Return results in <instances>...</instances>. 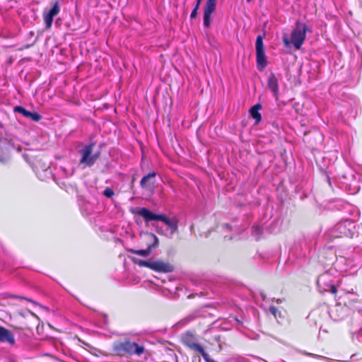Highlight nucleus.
Segmentation results:
<instances>
[{
  "instance_id": "4468645a",
  "label": "nucleus",
  "mask_w": 362,
  "mask_h": 362,
  "mask_svg": "<svg viewBox=\"0 0 362 362\" xmlns=\"http://www.w3.org/2000/svg\"><path fill=\"white\" fill-rule=\"evenodd\" d=\"M161 221L170 228L172 234L177 232L179 221L176 217L174 216L172 218H168L165 214H163V218H162Z\"/></svg>"
},
{
  "instance_id": "c85d7f7f",
  "label": "nucleus",
  "mask_w": 362,
  "mask_h": 362,
  "mask_svg": "<svg viewBox=\"0 0 362 362\" xmlns=\"http://www.w3.org/2000/svg\"><path fill=\"white\" fill-rule=\"evenodd\" d=\"M204 360H205V361H206V362H217V361H214V360L211 359V358L209 357V355L206 356V359H204Z\"/></svg>"
},
{
  "instance_id": "f03ea898",
  "label": "nucleus",
  "mask_w": 362,
  "mask_h": 362,
  "mask_svg": "<svg viewBox=\"0 0 362 362\" xmlns=\"http://www.w3.org/2000/svg\"><path fill=\"white\" fill-rule=\"evenodd\" d=\"M113 350L118 355L137 354L141 355L144 351V347L139 346L136 342H132L129 340H125L123 342H118L114 344Z\"/></svg>"
},
{
  "instance_id": "2eb2a0df",
  "label": "nucleus",
  "mask_w": 362,
  "mask_h": 362,
  "mask_svg": "<svg viewBox=\"0 0 362 362\" xmlns=\"http://www.w3.org/2000/svg\"><path fill=\"white\" fill-rule=\"evenodd\" d=\"M261 109H262L261 104L257 103V104L255 105L254 106H252L249 110L250 116L252 118H253L254 119H255V125L258 124L262 119L261 114L259 112V110H261Z\"/></svg>"
},
{
  "instance_id": "ddd939ff",
  "label": "nucleus",
  "mask_w": 362,
  "mask_h": 362,
  "mask_svg": "<svg viewBox=\"0 0 362 362\" xmlns=\"http://www.w3.org/2000/svg\"><path fill=\"white\" fill-rule=\"evenodd\" d=\"M156 174L154 172L150 173L148 175L143 177L140 182V185L144 189H152L155 184V177Z\"/></svg>"
},
{
  "instance_id": "412c9836",
  "label": "nucleus",
  "mask_w": 362,
  "mask_h": 362,
  "mask_svg": "<svg viewBox=\"0 0 362 362\" xmlns=\"http://www.w3.org/2000/svg\"><path fill=\"white\" fill-rule=\"evenodd\" d=\"M199 312H200L199 310H196V311L193 312L192 313L189 315L187 317H186L184 319V320L186 322H190L192 320H194V319H196L198 317L204 316L203 315L199 314Z\"/></svg>"
},
{
  "instance_id": "f3484780",
  "label": "nucleus",
  "mask_w": 362,
  "mask_h": 362,
  "mask_svg": "<svg viewBox=\"0 0 362 362\" xmlns=\"http://www.w3.org/2000/svg\"><path fill=\"white\" fill-rule=\"evenodd\" d=\"M217 0H207L204 6V12L212 13L216 8Z\"/></svg>"
},
{
  "instance_id": "bb28decb",
  "label": "nucleus",
  "mask_w": 362,
  "mask_h": 362,
  "mask_svg": "<svg viewBox=\"0 0 362 362\" xmlns=\"http://www.w3.org/2000/svg\"><path fill=\"white\" fill-rule=\"evenodd\" d=\"M272 76H270L268 77V79H267V86H268V88L272 89Z\"/></svg>"
},
{
  "instance_id": "f8f14e48",
  "label": "nucleus",
  "mask_w": 362,
  "mask_h": 362,
  "mask_svg": "<svg viewBox=\"0 0 362 362\" xmlns=\"http://www.w3.org/2000/svg\"><path fill=\"white\" fill-rule=\"evenodd\" d=\"M13 111L34 122H39L42 119V116L37 112H30L22 106H15Z\"/></svg>"
},
{
  "instance_id": "9b49d317",
  "label": "nucleus",
  "mask_w": 362,
  "mask_h": 362,
  "mask_svg": "<svg viewBox=\"0 0 362 362\" xmlns=\"http://www.w3.org/2000/svg\"><path fill=\"white\" fill-rule=\"evenodd\" d=\"M0 342L14 346L16 341L13 334L9 329L0 326Z\"/></svg>"
},
{
  "instance_id": "dca6fc26",
  "label": "nucleus",
  "mask_w": 362,
  "mask_h": 362,
  "mask_svg": "<svg viewBox=\"0 0 362 362\" xmlns=\"http://www.w3.org/2000/svg\"><path fill=\"white\" fill-rule=\"evenodd\" d=\"M132 259L134 264H138L139 267H145L153 269V261L152 260H143L136 257H132Z\"/></svg>"
},
{
  "instance_id": "c9c22d12",
  "label": "nucleus",
  "mask_w": 362,
  "mask_h": 362,
  "mask_svg": "<svg viewBox=\"0 0 362 362\" xmlns=\"http://www.w3.org/2000/svg\"><path fill=\"white\" fill-rule=\"evenodd\" d=\"M136 223L139 224L140 222H141V220H139V221L136 220Z\"/></svg>"
},
{
  "instance_id": "7ed1b4c3",
  "label": "nucleus",
  "mask_w": 362,
  "mask_h": 362,
  "mask_svg": "<svg viewBox=\"0 0 362 362\" xmlns=\"http://www.w3.org/2000/svg\"><path fill=\"white\" fill-rule=\"evenodd\" d=\"M95 145V142H91L88 145H85L81 149L78 151V153L81 155V158L80 160L81 164L84 163L88 166H92L99 158L100 156V151L92 154Z\"/></svg>"
},
{
  "instance_id": "a19ab883",
  "label": "nucleus",
  "mask_w": 362,
  "mask_h": 362,
  "mask_svg": "<svg viewBox=\"0 0 362 362\" xmlns=\"http://www.w3.org/2000/svg\"><path fill=\"white\" fill-rule=\"evenodd\" d=\"M247 2H250V1H251V0H247Z\"/></svg>"
},
{
  "instance_id": "7c9ffc66",
  "label": "nucleus",
  "mask_w": 362,
  "mask_h": 362,
  "mask_svg": "<svg viewBox=\"0 0 362 362\" xmlns=\"http://www.w3.org/2000/svg\"><path fill=\"white\" fill-rule=\"evenodd\" d=\"M194 296H195V294L192 293V294H190V295H189V296H188V298H194Z\"/></svg>"
},
{
  "instance_id": "6ab92c4d",
  "label": "nucleus",
  "mask_w": 362,
  "mask_h": 362,
  "mask_svg": "<svg viewBox=\"0 0 362 362\" xmlns=\"http://www.w3.org/2000/svg\"><path fill=\"white\" fill-rule=\"evenodd\" d=\"M264 228L259 226H254L252 228V234L255 237L256 240H259L261 235L262 234Z\"/></svg>"
},
{
  "instance_id": "e433bc0d",
  "label": "nucleus",
  "mask_w": 362,
  "mask_h": 362,
  "mask_svg": "<svg viewBox=\"0 0 362 362\" xmlns=\"http://www.w3.org/2000/svg\"><path fill=\"white\" fill-rule=\"evenodd\" d=\"M269 310L270 312H272V305H271V306H269Z\"/></svg>"
},
{
  "instance_id": "cd10ccee",
  "label": "nucleus",
  "mask_w": 362,
  "mask_h": 362,
  "mask_svg": "<svg viewBox=\"0 0 362 362\" xmlns=\"http://www.w3.org/2000/svg\"><path fill=\"white\" fill-rule=\"evenodd\" d=\"M272 87H273V94L275 93L276 92V89L277 88V85L276 83V82L274 81V80L273 79V85H272Z\"/></svg>"
},
{
  "instance_id": "58836bf2",
  "label": "nucleus",
  "mask_w": 362,
  "mask_h": 362,
  "mask_svg": "<svg viewBox=\"0 0 362 362\" xmlns=\"http://www.w3.org/2000/svg\"><path fill=\"white\" fill-rule=\"evenodd\" d=\"M151 225L154 227L156 226V224L154 223H152Z\"/></svg>"
},
{
  "instance_id": "ea45409f",
  "label": "nucleus",
  "mask_w": 362,
  "mask_h": 362,
  "mask_svg": "<svg viewBox=\"0 0 362 362\" xmlns=\"http://www.w3.org/2000/svg\"><path fill=\"white\" fill-rule=\"evenodd\" d=\"M207 307H209V305H206L204 306V308H207Z\"/></svg>"
},
{
  "instance_id": "0eeeda50",
  "label": "nucleus",
  "mask_w": 362,
  "mask_h": 362,
  "mask_svg": "<svg viewBox=\"0 0 362 362\" xmlns=\"http://www.w3.org/2000/svg\"><path fill=\"white\" fill-rule=\"evenodd\" d=\"M146 234L149 236L152 240L153 243L149 244L146 250H134L129 249L128 251L132 254H136L142 257H148L151 252L153 248H156L158 246L159 240L156 235L152 233L146 232Z\"/></svg>"
},
{
  "instance_id": "a211bd4d",
  "label": "nucleus",
  "mask_w": 362,
  "mask_h": 362,
  "mask_svg": "<svg viewBox=\"0 0 362 362\" xmlns=\"http://www.w3.org/2000/svg\"><path fill=\"white\" fill-rule=\"evenodd\" d=\"M188 347L194 351H196L202 354L204 359H206V356L209 355L204 349V348L199 344H188Z\"/></svg>"
},
{
  "instance_id": "393cba45",
  "label": "nucleus",
  "mask_w": 362,
  "mask_h": 362,
  "mask_svg": "<svg viewBox=\"0 0 362 362\" xmlns=\"http://www.w3.org/2000/svg\"><path fill=\"white\" fill-rule=\"evenodd\" d=\"M11 298H20V299H24V300H26L28 301H30V302H32L33 303H35V302L30 298H28L26 297H22V296H11Z\"/></svg>"
},
{
  "instance_id": "b1692460",
  "label": "nucleus",
  "mask_w": 362,
  "mask_h": 362,
  "mask_svg": "<svg viewBox=\"0 0 362 362\" xmlns=\"http://www.w3.org/2000/svg\"><path fill=\"white\" fill-rule=\"evenodd\" d=\"M272 313H273V316L276 318L278 317V316H279V317H281V313L280 311H279L276 308H275L274 307H273V311H272Z\"/></svg>"
},
{
  "instance_id": "9d476101",
  "label": "nucleus",
  "mask_w": 362,
  "mask_h": 362,
  "mask_svg": "<svg viewBox=\"0 0 362 362\" xmlns=\"http://www.w3.org/2000/svg\"><path fill=\"white\" fill-rule=\"evenodd\" d=\"M175 267L173 264L165 262L160 259L153 261V271L159 273H170L173 272Z\"/></svg>"
},
{
  "instance_id": "f257e3e1",
  "label": "nucleus",
  "mask_w": 362,
  "mask_h": 362,
  "mask_svg": "<svg viewBox=\"0 0 362 362\" xmlns=\"http://www.w3.org/2000/svg\"><path fill=\"white\" fill-rule=\"evenodd\" d=\"M308 27L305 23L297 21L296 26L291 33V38L288 39L287 36L284 37V42L286 47L293 45L296 50H298L301 48L303 44Z\"/></svg>"
},
{
  "instance_id": "4be33fe9",
  "label": "nucleus",
  "mask_w": 362,
  "mask_h": 362,
  "mask_svg": "<svg viewBox=\"0 0 362 362\" xmlns=\"http://www.w3.org/2000/svg\"><path fill=\"white\" fill-rule=\"evenodd\" d=\"M200 3H201V0H197V4H196L194 9L192 11L191 15H190V18L192 19V18H195L197 16L198 9H199Z\"/></svg>"
},
{
  "instance_id": "473e14b6",
  "label": "nucleus",
  "mask_w": 362,
  "mask_h": 362,
  "mask_svg": "<svg viewBox=\"0 0 362 362\" xmlns=\"http://www.w3.org/2000/svg\"><path fill=\"white\" fill-rule=\"evenodd\" d=\"M186 335H187V337H192V334L191 333H189V332H187V333L186 334Z\"/></svg>"
},
{
  "instance_id": "4c0bfd02",
  "label": "nucleus",
  "mask_w": 362,
  "mask_h": 362,
  "mask_svg": "<svg viewBox=\"0 0 362 362\" xmlns=\"http://www.w3.org/2000/svg\"><path fill=\"white\" fill-rule=\"evenodd\" d=\"M284 314H286V311L284 312ZM285 317V315H282V317L284 318Z\"/></svg>"
},
{
  "instance_id": "5701e85b",
  "label": "nucleus",
  "mask_w": 362,
  "mask_h": 362,
  "mask_svg": "<svg viewBox=\"0 0 362 362\" xmlns=\"http://www.w3.org/2000/svg\"><path fill=\"white\" fill-rule=\"evenodd\" d=\"M115 194L114 193V191L110 188V187H107L104 192H103V195L105 196L107 198H111L112 197V196Z\"/></svg>"
},
{
  "instance_id": "423d86ee",
  "label": "nucleus",
  "mask_w": 362,
  "mask_h": 362,
  "mask_svg": "<svg viewBox=\"0 0 362 362\" xmlns=\"http://www.w3.org/2000/svg\"><path fill=\"white\" fill-rule=\"evenodd\" d=\"M130 211L132 214H139L143 217L146 225L151 221H161L163 218V214H156L146 207L132 208Z\"/></svg>"
},
{
  "instance_id": "c756f323",
  "label": "nucleus",
  "mask_w": 362,
  "mask_h": 362,
  "mask_svg": "<svg viewBox=\"0 0 362 362\" xmlns=\"http://www.w3.org/2000/svg\"><path fill=\"white\" fill-rule=\"evenodd\" d=\"M156 232H157L158 233H162V229H161L160 228H158L156 229Z\"/></svg>"
},
{
  "instance_id": "a878e982",
  "label": "nucleus",
  "mask_w": 362,
  "mask_h": 362,
  "mask_svg": "<svg viewBox=\"0 0 362 362\" xmlns=\"http://www.w3.org/2000/svg\"><path fill=\"white\" fill-rule=\"evenodd\" d=\"M182 341H183V343L187 346H188V344H196V342L192 341L190 339H189L187 337L183 338Z\"/></svg>"
},
{
  "instance_id": "f704fd0d",
  "label": "nucleus",
  "mask_w": 362,
  "mask_h": 362,
  "mask_svg": "<svg viewBox=\"0 0 362 362\" xmlns=\"http://www.w3.org/2000/svg\"><path fill=\"white\" fill-rule=\"evenodd\" d=\"M136 223L139 224L140 222H141V220H139V221L136 220Z\"/></svg>"
},
{
  "instance_id": "39448f33",
  "label": "nucleus",
  "mask_w": 362,
  "mask_h": 362,
  "mask_svg": "<svg viewBox=\"0 0 362 362\" xmlns=\"http://www.w3.org/2000/svg\"><path fill=\"white\" fill-rule=\"evenodd\" d=\"M263 37L264 36L262 35H258L255 43L257 66L259 71H263L267 65Z\"/></svg>"
},
{
  "instance_id": "2f4dec72",
  "label": "nucleus",
  "mask_w": 362,
  "mask_h": 362,
  "mask_svg": "<svg viewBox=\"0 0 362 362\" xmlns=\"http://www.w3.org/2000/svg\"><path fill=\"white\" fill-rule=\"evenodd\" d=\"M59 21H60L59 18L57 19L56 21H55V25H59Z\"/></svg>"
},
{
  "instance_id": "72a5a7b5",
  "label": "nucleus",
  "mask_w": 362,
  "mask_h": 362,
  "mask_svg": "<svg viewBox=\"0 0 362 362\" xmlns=\"http://www.w3.org/2000/svg\"><path fill=\"white\" fill-rule=\"evenodd\" d=\"M136 223L139 224L140 222H141V220H139V221L136 220Z\"/></svg>"
},
{
  "instance_id": "6e6552de",
  "label": "nucleus",
  "mask_w": 362,
  "mask_h": 362,
  "mask_svg": "<svg viewBox=\"0 0 362 362\" xmlns=\"http://www.w3.org/2000/svg\"><path fill=\"white\" fill-rule=\"evenodd\" d=\"M60 8L57 1L52 4V7L48 12H45L43 14L44 21L45 23V29H50L53 23L54 18L59 13Z\"/></svg>"
},
{
  "instance_id": "1a4fd4ad",
  "label": "nucleus",
  "mask_w": 362,
  "mask_h": 362,
  "mask_svg": "<svg viewBox=\"0 0 362 362\" xmlns=\"http://www.w3.org/2000/svg\"><path fill=\"white\" fill-rule=\"evenodd\" d=\"M327 276L325 275H322L317 279V284L318 287L325 291H329L334 295H337V287L334 285V284L331 283L329 281H327Z\"/></svg>"
},
{
  "instance_id": "20e7f679",
  "label": "nucleus",
  "mask_w": 362,
  "mask_h": 362,
  "mask_svg": "<svg viewBox=\"0 0 362 362\" xmlns=\"http://www.w3.org/2000/svg\"><path fill=\"white\" fill-rule=\"evenodd\" d=\"M354 226L351 222L337 224L330 233V240L339 238H352L354 235Z\"/></svg>"
},
{
  "instance_id": "aec40b11",
  "label": "nucleus",
  "mask_w": 362,
  "mask_h": 362,
  "mask_svg": "<svg viewBox=\"0 0 362 362\" xmlns=\"http://www.w3.org/2000/svg\"><path fill=\"white\" fill-rule=\"evenodd\" d=\"M211 14L210 13L204 12V26L209 28L211 23Z\"/></svg>"
}]
</instances>
